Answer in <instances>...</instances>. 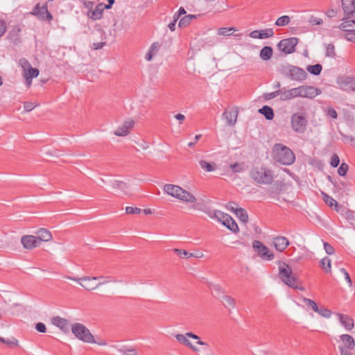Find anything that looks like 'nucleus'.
Masks as SVG:
<instances>
[{
  "label": "nucleus",
  "mask_w": 355,
  "mask_h": 355,
  "mask_svg": "<svg viewBox=\"0 0 355 355\" xmlns=\"http://www.w3.org/2000/svg\"><path fill=\"white\" fill-rule=\"evenodd\" d=\"M278 268V277L285 284L295 289L305 290L304 287L298 286L300 283L299 278L293 274L291 267L288 263L279 261Z\"/></svg>",
  "instance_id": "f257e3e1"
},
{
  "label": "nucleus",
  "mask_w": 355,
  "mask_h": 355,
  "mask_svg": "<svg viewBox=\"0 0 355 355\" xmlns=\"http://www.w3.org/2000/svg\"><path fill=\"white\" fill-rule=\"evenodd\" d=\"M274 159L284 165H290L295 161V157L292 150L281 144H275L273 148Z\"/></svg>",
  "instance_id": "f03ea898"
},
{
  "label": "nucleus",
  "mask_w": 355,
  "mask_h": 355,
  "mask_svg": "<svg viewBox=\"0 0 355 355\" xmlns=\"http://www.w3.org/2000/svg\"><path fill=\"white\" fill-rule=\"evenodd\" d=\"M250 177L258 184H270L273 181L272 171L263 166L252 168Z\"/></svg>",
  "instance_id": "7ed1b4c3"
},
{
  "label": "nucleus",
  "mask_w": 355,
  "mask_h": 355,
  "mask_svg": "<svg viewBox=\"0 0 355 355\" xmlns=\"http://www.w3.org/2000/svg\"><path fill=\"white\" fill-rule=\"evenodd\" d=\"M292 130L297 134H304L308 125V119L305 112H295L291 116Z\"/></svg>",
  "instance_id": "20e7f679"
},
{
  "label": "nucleus",
  "mask_w": 355,
  "mask_h": 355,
  "mask_svg": "<svg viewBox=\"0 0 355 355\" xmlns=\"http://www.w3.org/2000/svg\"><path fill=\"white\" fill-rule=\"evenodd\" d=\"M71 331L78 340L87 343H94L96 340L90 331L83 324L74 323L71 325Z\"/></svg>",
  "instance_id": "39448f33"
},
{
  "label": "nucleus",
  "mask_w": 355,
  "mask_h": 355,
  "mask_svg": "<svg viewBox=\"0 0 355 355\" xmlns=\"http://www.w3.org/2000/svg\"><path fill=\"white\" fill-rule=\"evenodd\" d=\"M175 339L178 342H179L180 344L189 347L193 352H198V349L197 347H196L193 345L191 344L189 338H193L194 340H198L197 344L200 345H207V343L200 340V337L192 333V332H187L185 334H177L175 336Z\"/></svg>",
  "instance_id": "423d86ee"
},
{
  "label": "nucleus",
  "mask_w": 355,
  "mask_h": 355,
  "mask_svg": "<svg viewBox=\"0 0 355 355\" xmlns=\"http://www.w3.org/2000/svg\"><path fill=\"white\" fill-rule=\"evenodd\" d=\"M252 248L257 255L263 259L272 260L275 258V254L270 252L268 247L259 241H254Z\"/></svg>",
  "instance_id": "0eeeda50"
},
{
  "label": "nucleus",
  "mask_w": 355,
  "mask_h": 355,
  "mask_svg": "<svg viewBox=\"0 0 355 355\" xmlns=\"http://www.w3.org/2000/svg\"><path fill=\"white\" fill-rule=\"evenodd\" d=\"M31 15L37 17L42 21H51L53 19L52 15L48 11L47 4L44 3L40 6V3L36 4L34 9L30 12Z\"/></svg>",
  "instance_id": "6e6552de"
},
{
  "label": "nucleus",
  "mask_w": 355,
  "mask_h": 355,
  "mask_svg": "<svg viewBox=\"0 0 355 355\" xmlns=\"http://www.w3.org/2000/svg\"><path fill=\"white\" fill-rule=\"evenodd\" d=\"M298 40L296 37H290L281 40L278 43L279 51L286 54H289L295 51V47L297 44Z\"/></svg>",
  "instance_id": "1a4fd4ad"
},
{
  "label": "nucleus",
  "mask_w": 355,
  "mask_h": 355,
  "mask_svg": "<svg viewBox=\"0 0 355 355\" xmlns=\"http://www.w3.org/2000/svg\"><path fill=\"white\" fill-rule=\"evenodd\" d=\"M65 277L68 279H71V280L78 282L83 288H85V289H87L88 291L94 290L98 286L101 284V283H99L97 285H94L93 284H92V282H91L92 280H95V279H98V277H92V278L89 277H83L81 278H76V277H71L69 276H66Z\"/></svg>",
  "instance_id": "9d476101"
},
{
  "label": "nucleus",
  "mask_w": 355,
  "mask_h": 355,
  "mask_svg": "<svg viewBox=\"0 0 355 355\" xmlns=\"http://www.w3.org/2000/svg\"><path fill=\"white\" fill-rule=\"evenodd\" d=\"M288 76L293 80L303 81L306 78L307 73L304 69L298 67L291 66L288 69Z\"/></svg>",
  "instance_id": "9b49d317"
},
{
  "label": "nucleus",
  "mask_w": 355,
  "mask_h": 355,
  "mask_svg": "<svg viewBox=\"0 0 355 355\" xmlns=\"http://www.w3.org/2000/svg\"><path fill=\"white\" fill-rule=\"evenodd\" d=\"M135 123V122L133 119H128L125 120L123 124L119 126L114 131V135L119 137H125L128 135L133 128Z\"/></svg>",
  "instance_id": "f8f14e48"
},
{
  "label": "nucleus",
  "mask_w": 355,
  "mask_h": 355,
  "mask_svg": "<svg viewBox=\"0 0 355 355\" xmlns=\"http://www.w3.org/2000/svg\"><path fill=\"white\" fill-rule=\"evenodd\" d=\"M21 243L24 248L32 250L40 245L39 240L33 235H24L21 238Z\"/></svg>",
  "instance_id": "ddd939ff"
},
{
  "label": "nucleus",
  "mask_w": 355,
  "mask_h": 355,
  "mask_svg": "<svg viewBox=\"0 0 355 355\" xmlns=\"http://www.w3.org/2000/svg\"><path fill=\"white\" fill-rule=\"evenodd\" d=\"M300 94L302 98H313L320 94V90L313 86L302 85L300 86Z\"/></svg>",
  "instance_id": "4468645a"
},
{
  "label": "nucleus",
  "mask_w": 355,
  "mask_h": 355,
  "mask_svg": "<svg viewBox=\"0 0 355 355\" xmlns=\"http://www.w3.org/2000/svg\"><path fill=\"white\" fill-rule=\"evenodd\" d=\"M163 190L168 195L177 199L179 198V195L182 193V188L181 187L172 184H165L163 187Z\"/></svg>",
  "instance_id": "2eb2a0df"
},
{
  "label": "nucleus",
  "mask_w": 355,
  "mask_h": 355,
  "mask_svg": "<svg viewBox=\"0 0 355 355\" xmlns=\"http://www.w3.org/2000/svg\"><path fill=\"white\" fill-rule=\"evenodd\" d=\"M272 244L277 251L283 252L290 243L285 236H279L273 239Z\"/></svg>",
  "instance_id": "dca6fc26"
},
{
  "label": "nucleus",
  "mask_w": 355,
  "mask_h": 355,
  "mask_svg": "<svg viewBox=\"0 0 355 355\" xmlns=\"http://www.w3.org/2000/svg\"><path fill=\"white\" fill-rule=\"evenodd\" d=\"M51 322L64 333L67 334L69 332L70 327L67 320L56 316L52 318Z\"/></svg>",
  "instance_id": "f3484780"
},
{
  "label": "nucleus",
  "mask_w": 355,
  "mask_h": 355,
  "mask_svg": "<svg viewBox=\"0 0 355 355\" xmlns=\"http://www.w3.org/2000/svg\"><path fill=\"white\" fill-rule=\"evenodd\" d=\"M36 238L39 240L40 243L41 241L48 242L52 240L53 236L49 230L46 228H40L35 232Z\"/></svg>",
  "instance_id": "a211bd4d"
},
{
  "label": "nucleus",
  "mask_w": 355,
  "mask_h": 355,
  "mask_svg": "<svg viewBox=\"0 0 355 355\" xmlns=\"http://www.w3.org/2000/svg\"><path fill=\"white\" fill-rule=\"evenodd\" d=\"M339 85L340 89L343 91L347 92H355V80L352 78L347 77L345 78Z\"/></svg>",
  "instance_id": "6ab92c4d"
},
{
  "label": "nucleus",
  "mask_w": 355,
  "mask_h": 355,
  "mask_svg": "<svg viewBox=\"0 0 355 355\" xmlns=\"http://www.w3.org/2000/svg\"><path fill=\"white\" fill-rule=\"evenodd\" d=\"M182 191V193H181V194L179 195L180 196L178 198L179 200L182 201L184 202L191 204L197 202V198L193 193L189 192L188 191L184 189L183 188Z\"/></svg>",
  "instance_id": "aec40b11"
},
{
  "label": "nucleus",
  "mask_w": 355,
  "mask_h": 355,
  "mask_svg": "<svg viewBox=\"0 0 355 355\" xmlns=\"http://www.w3.org/2000/svg\"><path fill=\"white\" fill-rule=\"evenodd\" d=\"M223 116L227 121V123L229 125H234L237 120L238 116V111L237 110H230V111H225L223 114Z\"/></svg>",
  "instance_id": "412c9836"
},
{
  "label": "nucleus",
  "mask_w": 355,
  "mask_h": 355,
  "mask_svg": "<svg viewBox=\"0 0 355 355\" xmlns=\"http://www.w3.org/2000/svg\"><path fill=\"white\" fill-rule=\"evenodd\" d=\"M105 8V7L103 3H99L94 10L89 11L87 15L94 20L99 19L101 18Z\"/></svg>",
  "instance_id": "4be33fe9"
},
{
  "label": "nucleus",
  "mask_w": 355,
  "mask_h": 355,
  "mask_svg": "<svg viewBox=\"0 0 355 355\" xmlns=\"http://www.w3.org/2000/svg\"><path fill=\"white\" fill-rule=\"evenodd\" d=\"M342 7L345 15H350L355 12L354 0H342Z\"/></svg>",
  "instance_id": "5701e85b"
},
{
  "label": "nucleus",
  "mask_w": 355,
  "mask_h": 355,
  "mask_svg": "<svg viewBox=\"0 0 355 355\" xmlns=\"http://www.w3.org/2000/svg\"><path fill=\"white\" fill-rule=\"evenodd\" d=\"M338 316L340 323L347 330H350L354 327V320L351 317L341 313H338Z\"/></svg>",
  "instance_id": "b1692460"
},
{
  "label": "nucleus",
  "mask_w": 355,
  "mask_h": 355,
  "mask_svg": "<svg viewBox=\"0 0 355 355\" xmlns=\"http://www.w3.org/2000/svg\"><path fill=\"white\" fill-rule=\"evenodd\" d=\"M112 189L116 192L121 191L125 194L127 193V191L129 189V185L126 182H125L123 181H121V180H114L112 183Z\"/></svg>",
  "instance_id": "393cba45"
},
{
  "label": "nucleus",
  "mask_w": 355,
  "mask_h": 355,
  "mask_svg": "<svg viewBox=\"0 0 355 355\" xmlns=\"http://www.w3.org/2000/svg\"><path fill=\"white\" fill-rule=\"evenodd\" d=\"M340 339L345 345V347H343L345 349L347 350L354 349L355 346V342L354 338L350 335L343 334L340 336Z\"/></svg>",
  "instance_id": "a878e982"
},
{
  "label": "nucleus",
  "mask_w": 355,
  "mask_h": 355,
  "mask_svg": "<svg viewBox=\"0 0 355 355\" xmlns=\"http://www.w3.org/2000/svg\"><path fill=\"white\" fill-rule=\"evenodd\" d=\"M209 216L211 218H216L223 224L225 220H227L229 218L230 216L220 211L214 210L213 211H210Z\"/></svg>",
  "instance_id": "bb28decb"
},
{
  "label": "nucleus",
  "mask_w": 355,
  "mask_h": 355,
  "mask_svg": "<svg viewBox=\"0 0 355 355\" xmlns=\"http://www.w3.org/2000/svg\"><path fill=\"white\" fill-rule=\"evenodd\" d=\"M116 349L122 355H139L137 349L132 347L123 345L120 347H116Z\"/></svg>",
  "instance_id": "cd10ccee"
},
{
  "label": "nucleus",
  "mask_w": 355,
  "mask_h": 355,
  "mask_svg": "<svg viewBox=\"0 0 355 355\" xmlns=\"http://www.w3.org/2000/svg\"><path fill=\"white\" fill-rule=\"evenodd\" d=\"M273 53V50L270 46H264L259 53V56L263 60H270Z\"/></svg>",
  "instance_id": "c85d7f7f"
},
{
  "label": "nucleus",
  "mask_w": 355,
  "mask_h": 355,
  "mask_svg": "<svg viewBox=\"0 0 355 355\" xmlns=\"http://www.w3.org/2000/svg\"><path fill=\"white\" fill-rule=\"evenodd\" d=\"M223 225L234 233H236L239 231L236 223L230 216H229V218L223 223Z\"/></svg>",
  "instance_id": "c756f323"
},
{
  "label": "nucleus",
  "mask_w": 355,
  "mask_h": 355,
  "mask_svg": "<svg viewBox=\"0 0 355 355\" xmlns=\"http://www.w3.org/2000/svg\"><path fill=\"white\" fill-rule=\"evenodd\" d=\"M259 112L268 120H272L274 118V112L272 109L268 105H264L262 108L259 110Z\"/></svg>",
  "instance_id": "7c9ffc66"
},
{
  "label": "nucleus",
  "mask_w": 355,
  "mask_h": 355,
  "mask_svg": "<svg viewBox=\"0 0 355 355\" xmlns=\"http://www.w3.org/2000/svg\"><path fill=\"white\" fill-rule=\"evenodd\" d=\"M199 164L200 167L207 172L214 171L216 168V165L215 163H209L203 159L199 161Z\"/></svg>",
  "instance_id": "2f4dec72"
},
{
  "label": "nucleus",
  "mask_w": 355,
  "mask_h": 355,
  "mask_svg": "<svg viewBox=\"0 0 355 355\" xmlns=\"http://www.w3.org/2000/svg\"><path fill=\"white\" fill-rule=\"evenodd\" d=\"M322 196L323 200L327 205H329V207L336 209V208L338 207V202L336 200H335L331 196H328L324 192H322Z\"/></svg>",
  "instance_id": "473e14b6"
},
{
  "label": "nucleus",
  "mask_w": 355,
  "mask_h": 355,
  "mask_svg": "<svg viewBox=\"0 0 355 355\" xmlns=\"http://www.w3.org/2000/svg\"><path fill=\"white\" fill-rule=\"evenodd\" d=\"M355 26V20L346 21L340 24L338 26L340 29L345 31V33L349 31L354 30Z\"/></svg>",
  "instance_id": "72a5a7b5"
},
{
  "label": "nucleus",
  "mask_w": 355,
  "mask_h": 355,
  "mask_svg": "<svg viewBox=\"0 0 355 355\" xmlns=\"http://www.w3.org/2000/svg\"><path fill=\"white\" fill-rule=\"evenodd\" d=\"M235 214L241 222L244 223H246L248 222V216L245 209H243V208H236Z\"/></svg>",
  "instance_id": "f704fd0d"
},
{
  "label": "nucleus",
  "mask_w": 355,
  "mask_h": 355,
  "mask_svg": "<svg viewBox=\"0 0 355 355\" xmlns=\"http://www.w3.org/2000/svg\"><path fill=\"white\" fill-rule=\"evenodd\" d=\"M39 75V70L36 68L31 67L24 71V76L25 79H30L35 78Z\"/></svg>",
  "instance_id": "c9c22d12"
},
{
  "label": "nucleus",
  "mask_w": 355,
  "mask_h": 355,
  "mask_svg": "<svg viewBox=\"0 0 355 355\" xmlns=\"http://www.w3.org/2000/svg\"><path fill=\"white\" fill-rule=\"evenodd\" d=\"M223 304L225 307H230L234 309L236 306L235 300L229 295H223Z\"/></svg>",
  "instance_id": "e433bc0d"
},
{
  "label": "nucleus",
  "mask_w": 355,
  "mask_h": 355,
  "mask_svg": "<svg viewBox=\"0 0 355 355\" xmlns=\"http://www.w3.org/2000/svg\"><path fill=\"white\" fill-rule=\"evenodd\" d=\"M0 342L2 343H4L8 347H17L19 345V341L15 338H11L5 339L3 337H0Z\"/></svg>",
  "instance_id": "4c0bfd02"
},
{
  "label": "nucleus",
  "mask_w": 355,
  "mask_h": 355,
  "mask_svg": "<svg viewBox=\"0 0 355 355\" xmlns=\"http://www.w3.org/2000/svg\"><path fill=\"white\" fill-rule=\"evenodd\" d=\"M322 69V67L320 64H316L315 65H309L306 68V70L311 73V74L318 76L321 73Z\"/></svg>",
  "instance_id": "58836bf2"
},
{
  "label": "nucleus",
  "mask_w": 355,
  "mask_h": 355,
  "mask_svg": "<svg viewBox=\"0 0 355 355\" xmlns=\"http://www.w3.org/2000/svg\"><path fill=\"white\" fill-rule=\"evenodd\" d=\"M320 267L326 272H330L331 269V260L328 257L323 258L320 263Z\"/></svg>",
  "instance_id": "ea45409f"
},
{
  "label": "nucleus",
  "mask_w": 355,
  "mask_h": 355,
  "mask_svg": "<svg viewBox=\"0 0 355 355\" xmlns=\"http://www.w3.org/2000/svg\"><path fill=\"white\" fill-rule=\"evenodd\" d=\"M291 18L288 15H284L280 17H279L276 22L275 25L277 26H284L288 25L290 23Z\"/></svg>",
  "instance_id": "a19ab883"
},
{
  "label": "nucleus",
  "mask_w": 355,
  "mask_h": 355,
  "mask_svg": "<svg viewBox=\"0 0 355 355\" xmlns=\"http://www.w3.org/2000/svg\"><path fill=\"white\" fill-rule=\"evenodd\" d=\"M173 251L181 258L188 259L194 256V254L189 252L182 249L175 248Z\"/></svg>",
  "instance_id": "79ce46f5"
},
{
  "label": "nucleus",
  "mask_w": 355,
  "mask_h": 355,
  "mask_svg": "<svg viewBox=\"0 0 355 355\" xmlns=\"http://www.w3.org/2000/svg\"><path fill=\"white\" fill-rule=\"evenodd\" d=\"M315 312L326 318H329L331 315V311L325 307H318V311H315Z\"/></svg>",
  "instance_id": "37998d69"
},
{
  "label": "nucleus",
  "mask_w": 355,
  "mask_h": 355,
  "mask_svg": "<svg viewBox=\"0 0 355 355\" xmlns=\"http://www.w3.org/2000/svg\"><path fill=\"white\" fill-rule=\"evenodd\" d=\"M274 35L273 30L272 28H266L260 31L259 36L260 39H265L272 37Z\"/></svg>",
  "instance_id": "c03bdc74"
},
{
  "label": "nucleus",
  "mask_w": 355,
  "mask_h": 355,
  "mask_svg": "<svg viewBox=\"0 0 355 355\" xmlns=\"http://www.w3.org/2000/svg\"><path fill=\"white\" fill-rule=\"evenodd\" d=\"M325 55L327 57H330V58L336 57L334 46L332 44H329L327 45L326 50H325Z\"/></svg>",
  "instance_id": "a18cd8bd"
},
{
  "label": "nucleus",
  "mask_w": 355,
  "mask_h": 355,
  "mask_svg": "<svg viewBox=\"0 0 355 355\" xmlns=\"http://www.w3.org/2000/svg\"><path fill=\"white\" fill-rule=\"evenodd\" d=\"M230 168L234 173H241L244 171V163L236 162L231 164Z\"/></svg>",
  "instance_id": "49530a36"
},
{
  "label": "nucleus",
  "mask_w": 355,
  "mask_h": 355,
  "mask_svg": "<svg viewBox=\"0 0 355 355\" xmlns=\"http://www.w3.org/2000/svg\"><path fill=\"white\" fill-rule=\"evenodd\" d=\"M279 92L280 99L282 101H286L292 99L289 89L286 90L285 88H283L279 89Z\"/></svg>",
  "instance_id": "de8ad7c7"
},
{
  "label": "nucleus",
  "mask_w": 355,
  "mask_h": 355,
  "mask_svg": "<svg viewBox=\"0 0 355 355\" xmlns=\"http://www.w3.org/2000/svg\"><path fill=\"white\" fill-rule=\"evenodd\" d=\"M342 137V140L345 143L350 144L352 146L355 147V137L352 135H347L343 133H340Z\"/></svg>",
  "instance_id": "09e8293b"
},
{
  "label": "nucleus",
  "mask_w": 355,
  "mask_h": 355,
  "mask_svg": "<svg viewBox=\"0 0 355 355\" xmlns=\"http://www.w3.org/2000/svg\"><path fill=\"white\" fill-rule=\"evenodd\" d=\"M232 31H236L234 28H220L218 29V35H231L232 33H230Z\"/></svg>",
  "instance_id": "8fccbe9b"
},
{
  "label": "nucleus",
  "mask_w": 355,
  "mask_h": 355,
  "mask_svg": "<svg viewBox=\"0 0 355 355\" xmlns=\"http://www.w3.org/2000/svg\"><path fill=\"white\" fill-rule=\"evenodd\" d=\"M303 301L306 303L307 306L311 308L314 311H318V306L313 300L304 297Z\"/></svg>",
  "instance_id": "3c124183"
},
{
  "label": "nucleus",
  "mask_w": 355,
  "mask_h": 355,
  "mask_svg": "<svg viewBox=\"0 0 355 355\" xmlns=\"http://www.w3.org/2000/svg\"><path fill=\"white\" fill-rule=\"evenodd\" d=\"M343 37L348 41L355 42V29L345 33Z\"/></svg>",
  "instance_id": "603ef678"
},
{
  "label": "nucleus",
  "mask_w": 355,
  "mask_h": 355,
  "mask_svg": "<svg viewBox=\"0 0 355 355\" xmlns=\"http://www.w3.org/2000/svg\"><path fill=\"white\" fill-rule=\"evenodd\" d=\"M38 105L36 103L25 102L24 103V108L26 112H30Z\"/></svg>",
  "instance_id": "864d4df0"
},
{
  "label": "nucleus",
  "mask_w": 355,
  "mask_h": 355,
  "mask_svg": "<svg viewBox=\"0 0 355 355\" xmlns=\"http://www.w3.org/2000/svg\"><path fill=\"white\" fill-rule=\"evenodd\" d=\"M141 209L137 207H127L125 208V213L128 214H139Z\"/></svg>",
  "instance_id": "5fc2aeb1"
},
{
  "label": "nucleus",
  "mask_w": 355,
  "mask_h": 355,
  "mask_svg": "<svg viewBox=\"0 0 355 355\" xmlns=\"http://www.w3.org/2000/svg\"><path fill=\"white\" fill-rule=\"evenodd\" d=\"M291 98L301 97L300 86L289 89Z\"/></svg>",
  "instance_id": "6e6d98bb"
},
{
  "label": "nucleus",
  "mask_w": 355,
  "mask_h": 355,
  "mask_svg": "<svg viewBox=\"0 0 355 355\" xmlns=\"http://www.w3.org/2000/svg\"><path fill=\"white\" fill-rule=\"evenodd\" d=\"M347 171L348 165L345 163H343L338 169V173L341 176H344L346 175Z\"/></svg>",
  "instance_id": "4d7b16f0"
},
{
  "label": "nucleus",
  "mask_w": 355,
  "mask_h": 355,
  "mask_svg": "<svg viewBox=\"0 0 355 355\" xmlns=\"http://www.w3.org/2000/svg\"><path fill=\"white\" fill-rule=\"evenodd\" d=\"M191 24V20L187 17V15L180 19L178 26L180 28L186 27Z\"/></svg>",
  "instance_id": "13d9d810"
},
{
  "label": "nucleus",
  "mask_w": 355,
  "mask_h": 355,
  "mask_svg": "<svg viewBox=\"0 0 355 355\" xmlns=\"http://www.w3.org/2000/svg\"><path fill=\"white\" fill-rule=\"evenodd\" d=\"M340 159L338 155L334 154L331 157L330 164L332 167H337L339 165Z\"/></svg>",
  "instance_id": "bf43d9fd"
},
{
  "label": "nucleus",
  "mask_w": 355,
  "mask_h": 355,
  "mask_svg": "<svg viewBox=\"0 0 355 355\" xmlns=\"http://www.w3.org/2000/svg\"><path fill=\"white\" fill-rule=\"evenodd\" d=\"M279 89L271 93H266L263 94V97L266 100H270L279 95Z\"/></svg>",
  "instance_id": "052dcab7"
},
{
  "label": "nucleus",
  "mask_w": 355,
  "mask_h": 355,
  "mask_svg": "<svg viewBox=\"0 0 355 355\" xmlns=\"http://www.w3.org/2000/svg\"><path fill=\"white\" fill-rule=\"evenodd\" d=\"M19 64L22 67L24 71L31 67L29 62L24 58L19 60Z\"/></svg>",
  "instance_id": "680f3d73"
},
{
  "label": "nucleus",
  "mask_w": 355,
  "mask_h": 355,
  "mask_svg": "<svg viewBox=\"0 0 355 355\" xmlns=\"http://www.w3.org/2000/svg\"><path fill=\"white\" fill-rule=\"evenodd\" d=\"M323 245L327 254L331 255L334 253V248L329 243L324 242Z\"/></svg>",
  "instance_id": "e2e57ef3"
},
{
  "label": "nucleus",
  "mask_w": 355,
  "mask_h": 355,
  "mask_svg": "<svg viewBox=\"0 0 355 355\" xmlns=\"http://www.w3.org/2000/svg\"><path fill=\"white\" fill-rule=\"evenodd\" d=\"M327 114L332 119H337L338 114L336 110L331 107H329L327 110Z\"/></svg>",
  "instance_id": "0e129e2a"
},
{
  "label": "nucleus",
  "mask_w": 355,
  "mask_h": 355,
  "mask_svg": "<svg viewBox=\"0 0 355 355\" xmlns=\"http://www.w3.org/2000/svg\"><path fill=\"white\" fill-rule=\"evenodd\" d=\"M159 47L160 45L158 42H154L150 47L149 51H150V53H153V55H155L158 52Z\"/></svg>",
  "instance_id": "69168bd1"
},
{
  "label": "nucleus",
  "mask_w": 355,
  "mask_h": 355,
  "mask_svg": "<svg viewBox=\"0 0 355 355\" xmlns=\"http://www.w3.org/2000/svg\"><path fill=\"white\" fill-rule=\"evenodd\" d=\"M309 22L312 25H320L321 24H322V19H320V18H318L316 17L312 16L309 19Z\"/></svg>",
  "instance_id": "338daca9"
},
{
  "label": "nucleus",
  "mask_w": 355,
  "mask_h": 355,
  "mask_svg": "<svg viewBox=\"0 0 355 355\" xmlns=\"http://www.w3.org/2000/svg\"><path fill=\"white\" fill-rule=\"evenodd\" d=\"M35 329L40 333H44L46 330L45 324L42 322L37 323L35 325Z\"/></svg>",
  "instance_id": "774afa93"
}]
</instances>
